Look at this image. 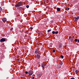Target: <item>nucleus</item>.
Masks as SVG:
<instances>
[{"mask_svg":"<svg viewBox=\"0 0 79 79\" xmlns=\"http://www.w3.org/2000/svg\"><path fill=\"white\" fill-rule=\"evenodd\" d=\"M23 6V2H19L17 4L15 5V7H19Z\"/></svg>","mask_w":79,"mask_h":79,"instance_id":"f257e3e1","label":"nucleus"},{"mask_svg":"<svg viewBox=\"0 0 79 79\" xmlns=\"http://www.w3.org/2000/svg\"><path fill=\"white\" fill-rule=\"evenodd\" d=\"M33 73H34V72H33L32 70H30L28 72V74L29 76H32Z\"/></svg>","mask_w":79,"mask_h":79,"instance_id":"f03ea898","label":"nucleus"},{"mask_svg":"<svg viewBox=\"0 0 79 79\" xmlns=\"http://www.w3.org/2000/svg\"><path fill=\"white\" fill-rule=\"evenodd\" d=\"M79 19V16H77V17H74L73 18V21H77Z\"/></svg>","mask_w":79,"mask_h":79,"instance_id":"7ed1b4c3","label":"nucleus"},{"mask_svg":"<svg viewBox=\"0 0 79 79\" xmlns=\"http://www.w3.org/2000/svg\"><path fill=\"white\" fill-rule=\"evenodd\" d=\"M6 41V40L4 38H2L0 40V42H5Z\"/></svg>","mask_w":79,"mask_h":79,"instance_id":"20e7f679","label":"nucleus"},{"mask_svg":"<svg viewBox=\"0 0 79 79\" xmlns=\"http://www.w3.org/2000/svg\"><path fill=\"white\" fill-rule=\"evenodd\" d=\"M2 20L3 22H6V18H3L2 19Z\"/></svg>","mask_w":79,"mask_h":79,"instance_id":"39448f33","label":"nucleus"},{"mask_svg":"<svg viewBox=\"0 0 79 79\" xmlns=\"http://www.w3.org/2000/svg\"><path fill=\"white\" fill-rule=\"evenodd\" d=\"M36 57H37L38 59H39V58H40V56L39 55H37Z\"/></svg>","mask_w":79,"mask_h":79,"instance_id":"423d86ee","label":"nucleus"},{"mask_svg":"<svg viewBox=\"0 0 79 79\" xmlns=\"http://www.w3.org/2000/svg\"><path fill=\"white\" fill-rule=\"evenodd\" d=\"M46 66V64H45L43 63V64H42V68H44V66Z\"/></svg>","mask_w":79,"mask_h":79,"instance_id":"0eeeda50","label":"nucleus"},{"mask_svg":"<svg viewBox=\"0 0 79 79\" xmlns=\"http://www.w3.org/2000/svg\"><path fill=\"white\" fill-rule=\"evenodd\" d=\"M57 11H60V8H57Z\"/></svg>","mask_w":79,"mask_h":79,"instance_id":"6e6552de","label":"nucleus"},{"mask_svg":"<svg viewBox=\"0 0 79 79\" xmlns=\"http://www.w3.org/2000/svg\"><path fill=\"white\" fill-rule=\"evenodd\" d=\"M65 10L66 11H68V10H69V7H67L66 8H65Z\"/></svg>","mask_w":79,"mask_h":79,"instance_id":"1a4fd4ad","label":"nucleus"},{"mask_svg":"<svg viewBox=\"0 0 79 79\" xmlns=\"http://www.w3.org/2000/svg\"><path fill=\"white\" fill-rule=\"evenodd\" d=\"M38 53H39V51L35 50V53H36V54H37Z\"/></svg>","mask_w":79,"mask_h":79,"instance_id":"9d476101","label":"nucleus"},{"mask_svg":"<svg viewBox=\"0 0 79 79\" xmlns=\"http://www.w3.org/2000/svg\"><path fill=\"white\" fill-rule=\"evenodd\" d=\"M75 72L76 74H77V73H79V71H78L77 70H76L75 71Z\"/></svg>","mask_w":79,"mask_h":79,"instance_id":"9b49d317","label":"nucleus"},{"mask_svg":"<svg viewBox=\"0 0 79 79\" xmlns=\"http://www.w3.org/2000/svg\"><path fill=\"white\" fill-rule=\"evenodd\" d=\"M60 65H61V66L62 64H63V62H60Z\"/></svg>","mask_w":79,"mask_h":79,"instance_id":"f8f14e48","label":"nucleus"},{"mask_svg":"<svg viewBox=\"0 0 79 79\" xmlns=\"http://www.w3.org/2000/svg\"><path fill=\"white\" fill-rule=\"evenodd\" d=\"M55 34H58V31H56L55 32Z\"/></svg>","mask_w":79,"mask_h":79,"instance_id":"ddd939ff","label":"nucleus"},{"mask_svg":"<svg viewBox=\"0 0 79 79\" xmlns=\"http://www.w3.org/2000/svg\"><path fill=\"white\" fill-rule=\"evenodd\" d=\"M71 39H72V38H71H71H70L68 40H71Z\"/></svg>","mask_w":79,"mask_h":79,"instance_id":"4468645a","label":"nucleus"},{"mask_svg":"<svg viewBox=\"0 0 79 79\" xmlns=\"http://www.w3.org/2000/svg\"><path fill=\"white\" fill-rule=\"evenodd\" d=\"M52 31V30L49 29L48 31V32H50V31Z\"/></svg>","mask_w":79,"mask_h":79,"instance_id":"2eb2a0df","label":"nucleus"},{"mask_svg":"<svg viewBox=\"0 0 79 79\" xmlns=\"http://www.w3.org/2000/svg\"><path fill=\"white\" fill-rule=\"evenodd\" d=\"M60 57H61V58H62V59H63V58L64 57L62 55H61Z\"/></svg>","mask_w":79,"mask_h":79,"instance_id":"dca6fc26","label":"nucleus"},{"mask_svg":"<svg viewBox=\"0 0 79 79\" xmlns=\"http://www.w3.org/2000/svg\"><path fill=\"white\" fill-rule=\"evenodd\" d=\"M52 34H55V31H52Z\"/></svg>","mask_w":79,"mask_h":79,"instance_id":"f3484780","label":"nucleus"},{"mask_svg":"<svg viewBox=\"0 0 79 79\" xmlns=\"http://www.w3.org/2000/svg\"><path fill=\"white\" fill-rule=\"evenodd\" d=\"M26 7L27 8H29V5H27L26 6Z\"/></svg>","mask_w":79,"mask_h":79,"instance_id":"a211bd4d","label":"nucleus"},{"mask_svg":"<svg viewBox=\"0 0 79 79\" xmlns=\"http://www.w3.org/2000/svg\"><path fill=\"white\" fill-rule=\"evenodd\" d=\"M52 52L53 53H55V49H54L53 51H52Z\"/></svg>","mask_w":79,"mask_h":79,"instance_id":"6ab92c4d","label":"nucleus"},{"mask_svg":"<svg viewBox=\"0 0 79 79\" xmlns=\"http://www.w3.org/2000/svg\"><path fill=\"white\" fill-rule=\"evenodd\" d=\"M13 28H10V30L11 31H12V30H13Z\"/></svg>","mask_w":79,"mask_h":79,"instance_id":"aec40b11","label":"nucleus"},{"mask_svg":"<svg viewBox=\"0 0 79 79\" xmlns=\"http://www.w3.org/2000/svg\"><path fill=\"white\" fill-rule=\"evenodd\" d=\"M77 39H75V42H77Z\"/></svg>","mask_w":79,"mask_h":79,"instance_id":"412c9836","label":"nucleus"},{"mask_svg":"<svg viewBox=\"0 0 79 79\" xmlns=\"http://www.w3.org/2000/svg\"><path fill=\"white\" fill-rule=\"evenodd\" d=\"M59 47L60 48H61V45H60L59 46Z\"/></svg>","mask_w":79,"mask_h":79,"instance_id":"4be33fe9","label":"nucleus"},{"mask_svg":"<svg viewBox=\"0 0 79 79\" xmlns=\"http://www.w3.org/2000/svg\"><path fill=\"white\" fill-rule=\"evenodd\" d=\"M39 76L40 77H41V74H39Z\"/></svg>","mask_w":79,"mask_h":79,"instance_id":"5701e85b","label":"nucleus"},{"mask_svg":"<svg viewBox=\"0 0 79 79\" xmlns=\"http://www.w3.org/2000/svg\"><path fill=\"white\" fill-rule=\"evenodd\" d=\"M2 8H1V7H0V12L1 11H2Z\"/></svg>","mask_w":79,"mask_h":79,"instance_id":"b1692460","label":"nucleus"},{"mask_svg":"<svg viewBox=\"0 0 79 79\" xmlns=\"http://www.w3.org/2000/svg\"><path fill=\"white\" fill-rule=\"evenodd\" d=\"M25 74H27L28 73V72L27 71H26L25 72Z\"/></svg>","mask_w":79,"mask_h":79,"instance_id":"393cba45","label":"nucleus"},{"mask_svg":"<svg viewBox=\"0 0 79 79\" xmlns=\"http://www.w3.org/2000/svg\"><path fill=\"white\" fill-rule=\"evenodd\" d=\"M70 79H74V77H72Z\"/></svg>","mask_w":79,"mask_h":79,"instance_id":"a878e982","label":"nucleus"},{"mask_svg":"<svg viewBox=\"0 0 79 79\" xmlns=\"http://www.w3.org/2000/svg\"><path fill=\"white\" fill-rule=\"evenodd\" d=\"M17 61H19V59H18L17 60Z\"/></svg>","mask_w":79,"mask_h":79,"instance_id":"bb28decb","label":"nucleus"},{"mask_svg":"<svg viewBox=\"0 0 79 79\" xmlns=\"http://www.w3.org/2000/svg\"><path fill=\"white\" fill-rule=\"evenodd\" d=\"M77 41L78 42V43H79V40H78Z\"/></svg>","mask_w":79,"mask_h":79,"instance_id":"cd10ccee","label":"nucleus"},{"mask_svg":"<svg viewBox=\"0 0 79 79\" xmlns=\"http://www.w3.org/2000/svg\"><path fill=\"white\" fill-rule=\"evenodd\" d=\"M30 28H31V29H33L32 27H31Z\"/></svg>","mask_w":79,"mask_h":79,"instance_id":"c85d7f7f","label":"nucleus"},{"mask_svg":"<svg viewBox=\"0 0 79 79\" xmlns=\"http://www.w3.org/2000/svg\"><path fill=\"white\" fill-rule=\"evenodd\" d=\"M32 79H34V77H33V78H32Z\"/></svg>","mask_w":79,"mask_h":79,"instance_id":"c756f323","label":"nucleus"}]
</instances>
